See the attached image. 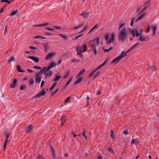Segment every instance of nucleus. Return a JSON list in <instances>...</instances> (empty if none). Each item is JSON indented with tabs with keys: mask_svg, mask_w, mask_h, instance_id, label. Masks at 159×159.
Instances as JSON below:
<instances>
[{
	"mask_svg": "<svg viewBox=\"0 0 159 159\" xmlns=\"http://www.w3.org/2000/svg\"><path fill=\"white\" fill-rule=\"evenodd\" d=\"M37 159H44V158L42 155H39L38 156Z\"/></svg>",
	"mask_w": 159,
	"mask_h": 159,
	"instance_id": "45",
	"label": "nucleus"
},
{
	"mask_svg": "<svg viewBox=\"0 0 159 159\" xmlns=\"http://www.w3.org/2000/svg\"><path fill=\"white\" fill-rule=\"evenodd\" d=\"M55 54V53L52 52L51 53H49L48 55L46 56L45 57V60H47L49 59H51L52 58Z\"/></svg>",
	"mask_w": 159,
	"mask_h": 159,
	"instance_id": "3",
	"label": "nucleus"
},
{
	"mask_svg": "<svg viewBox=\"0 0 159 159\" xmlns=\"http://www.w3.org/2000/svg\"><path fill=\"white\" fill-rule=\"evenodd\" d=\"M127 55V54H126V53H125L124 51L122 52L120 55L118 56L120 59H122L123 57L126 56Z\"/></svg>",
	"mask_w": 159,
	"mask_h": 159,
	"instance_id": "14",
	"label": "nucleus"
},
{
	"mask_svg": "<svg viewBox=\"0 0 159 159\" xmlns=\"http://www.w3.org/2000/svg\"><path fill=\"white\" fill-rule=\"evenodd\" d=\"M80 37L79 35L77 36L76 37H75V38H73L72 39V40H76L77 39H78Z\"/></svg>",
	"mask_w": 159,
	"mask_h": 159,
	"instance_id": "54",
	"label": "nucleus"
},
{
	"mask_svg": "<svg viewBox=\"0 0 159 159\" xmlns=\"http://www.w3.org/2000/svg\"><path fill=\"white\" fill-rule=\"evenodd\" d=\"M145 14L143 13L142 15H141L140 16H139L138 18L136 20V21H137L139 20L142 19L143 17L145 16Z\"/></svg>",
	"mask_w": 159,
	"mask_h": 159,
	"instance_id": "24",
	"label": "nucleus"
},
{
	"mask_svg": "<svg viewBox=\"0 0 159 159\" xmlns=\"http://www.w3.org/2000/svg\"><path fill=\"white\" fill-rule=\"evenodd\" d=\"M15 59L14 58V57H10L8 58V59L7 60V62L9 63L12 61H13L15 60Z\"/></svg>",
	"mask_w": 159,
	"mask_h": 159,
	"instance_id": "18",
	"label": "nucleus"
},
{
	"mask_svg": "<svg viewBox=\"0 0 159 159\" xmlns=\"http://www.w3.org/2000/svg\"><path fill=\"white\" fill-rule=\"evenodd\" d=\"M48 24H49L48 23H45V24H43L37 25H35V26H37V27L41 26H46V25H48Z\"/></svg>",
	"mask_w": 159,
	"mask_h": 159,
	"instance_id": "42",
	"label": "nucleus"
},
{
	"mask_svg": "<svg viewBox=\"0 0 159 159\" xmlns=\"http://www.w3.org/2000/svg\"><path fill=\"white\" fill-rule=\"evenodd\" d=\"M26 88V86L25 85H23L21 86L20 88V90H23Z\"/></svg>",
	"mask_w": 159,
	"mask_h": 159,
	"instance_id": "58",
	"label": "nucleus"
},
{
	"mask_svg": "<svg viewBox=\"0 0 159 159\" xmlns=\"http://www.w3.org/2000/svg\"><path fill=\"white\" fill-rule=\"evenodd\" d=\"M120 59H121L119 57V56H118L113 59V60L111 62V63L112 64L113 63H115V64H116Z\"/></svg>",
	"mask_w": 159,
	"mask_h": 159,
	"instance_id": "11",
	"label": "nucleus"
},
{
	"mask_svg": "<svg viewBox=\"0 0 159 159\" xmlns=\"http://www.w3.org/2000/svg\"><path fill=\"white\" fill-rule=\"evenodd\" d=\"M49 65L51 68L56 66L57 65V63L54 62H52Z\"/></svg>",
	"mask_w": 159,
	"mask_h": 159,
	"instance_id": "19",
	"label": "nucleus"
},
{
	"mask_svg": "<svg viewBox=\"0 0 159 159\" xmlns=\"http://www.w3.org/2000/svg\"><path fill=\"white\" fill-rule=\"evenodd\" d=\"M125 23H124L123 24H120L118 30H119L122 27H123L125 25Z\"/></svg>",
	"mask_w": 159,
	"mask_h": 159,
	"instance_id": "47",
	"label": "nucleus"
},
{
	"mask_svg": "<svg viewBox=\"0 0 159 159\" xmlns=\"http://www.w3.org/2000/svg\"><path fill=\"white\" fill-rule=\"evenodd\" d=\"M135 30H132V34L133 36L134 37H135Z\"/></svg>",
	"mask_w": 159,
	"mask_h": 159,
	"instance_id": "51",
	"label": "nucleus"
},
{
	"mask_svg": "<svg viewBox=\"0 0 159 159\" xmlns=\"http://www.w3.org/2000/svg\"><path fill=\"white\" fill-rule=\"evenodd\" d=\"M107 61H108V60L106 59L102 64L100 65V66L102 67L104 65H105L107 63Z\"/></svg>",
	"mask_w": 159,
	"mask_h": 159,
	"instance_id": "37",
	"label": "nucleus"
},
{
	"mask_svg": "<svg viewBox=\"0 0 159 159\" xmlns=\"http://www.w3.org/2000/svg\"><path fill=\"white\" fill-rule=\"evenodd\" d=\"M85 71V69H83L81 70L76 76V78L78 77Z\"/></svg>",
	"mask_w": 159,
	"mask_h": 159,
	"instance_id": "17",
	"label": "nucleus"
},
{
	"mask_svg": "<svg viewBox=\"0 0 159 159\" xmlns=\"http://www.w3.org/2000/svg\"><path fill=\"white\" fill-rule=\"evenodd\" d=\"M100 74V72L98 71L94 75H93V79L94 80L97 76H98Z\"/></svg>",
	"mask_w": 159,
	"mask_h": 159,
	"instance_id": "29",
	"label": "nucleus"
},
{
	"mask_svg": "<svg viewBox=\"0 0 159 159\" xmlns=\"http://www.w3.org/2000/svg\"><path fill=\"white\" fill-rule=\"evenodd\" d=\"M17 85L16 84H12L11 85V88L12 89H13L15 88Z\"/></svg>",
	"mask_w": 159,
	"mask_h": 159,
	"instance_id": "46",
	"label": "nucleus"
},
{
	"mask_svg": "<svg viewBox=\"0 0 159 159\" xmlns=\"http://www.w3.org/2000/svg\"><path fill=\"white\" fill-rule=\"evenodd\" d=\"M48 72H45L44 75L46 78H47L48 75L50 77L52 74V72L51 70H49Z\"/></svg>",
	"mask_w": 159,
	"mask_h": 159,
	"instance_id": "9",
	"label": "nucleus"
},
{
	"mask_svg": "<svg viewBox=\"0 0 159 159\" xmlns=\"http://www.w3.org/2000/svg\"><path fill=\"white\" fill-rule=\"evenodd\" d=\"M79 15L82 16L84 19L88 18L89 16V13H82L79 14Z\"/></svg>",
	"mask_w": 159,
	"mask_h": 159,
	"instance_id": "8",
	"label": "nucleus"
},
{
	"mask_svg": "<svg viewBox=\"0 0 159 159\" xmlns=\"http://www.w3.org/2000/svg\"><path fill=\"white\" fill-rule=\"evenodd\" d=\"M147 9L146 7H144L142 10L140 11V13H143V11H146V10Z\"/></svg>",
	"mask_w": 159,
	"mask_h": 159,
	"instance_id": "50",
	"label": "nucleus"
},
{
	"mask_svg": "<svg viewBox=\"0 0 159 159\" xmlns=\"http://www.w3.org/2000/svg\"><path fill=\"white\" fill-rule=\"evenodd\" d=\"M103 50L105 52H108L109 51V49H105L104 48H103Z\"/></svg>",
	"mask_w": 159,
	"mask_h": 159,
	"instance_id": "61",
	"label": "nucleus"
},
{
	"mask_svg": "<svg viewBox=\"0 0 159 159\" xmlns=\"http://www.w3.org/2000/svg\"><path fill=\"white\" fill-rule=\"evenodd\" d=\"M70 96H69L66 98V99L65 101V103H66L69 101V100L70 98Z\"/></svg>",
	"mask_w": 159,
	"mask_h": 159,
	"instance_id": "56",
	"label": "nucleus"
},
{
	"mask_svg": "<svg viewBox=\"0 0 159 159\" xmlns=\"http://www.w3.org/2000/svg\"><path fill=\"white\" fill-rule=\"evenodd\" d=\"M2 3L3 2H7L8 4H10L11 3V2L9 1L8 0H2L1 1Z\"/></svg>",
	"mask_w": 159,
	"mask_h": 159,
	"instance_id": "38",
	"label": "nucleus"
},
{
	"mask_svg": "<svg viewBox=\"0 0 159 159\" xmlns=\"http://www.w3.org/2000/svg\"><path fill=\"white\" fill-rule=\"evenodd\" d=\"M44 84V81L43 80H42L41 83V85L40 87L42 88Z\"/></svg>",
	"mask_w": 159,
	"mask_h": 159,
	"instance_id": "59",
	"label": "nucleus"
},
{
	"mask_svg": "<svg viewBox=\"0 0 159 159\" xmlns=\"http://www.w3.org/2000/svg\"><path fill=\"white\" fill-rule=\"evenodd\" d=\"M70 72V71H67L65 75L63 77V78L64 79L66 78L69 76Z\"/></svg>",
	"mask_w": 159,
	"mask_h": 159,
	"instance_id": "25",
	"label": "nucleus"
},
{
	"mask_svg": "<svg viewBox=\"0 0 159 159\" xmlns=\"http://www.w3.org/2000/svg\"><path fill=\"white\" fill-rule=\"evenodd\" d=\"M10 135V133L8 132L6 133L5 134L6 139H8Z\"/></svg>",
	"mask_w": 159,
	"mask_h": 159,
	"instance_id": "40",
	"label": "nucleus"
},
{
	"mask_svg": "<svg viewBox=\"0 0 159 159\" xmlns=\"http://www.w3.org/2000/svg\"><path fill=\"white\" fill-rule=\"evenodd\" d=\"M85 132H86V131L85 130H84V133H83V135L84 136V137L85 138V139H87V137L85 134Z\"/></svg>",
	"mask_w": 159,
	"mask_h": 159,
	"instance_id": "52",
	"label": "nucleus"
},
{
	"mask_svg": "<svg viewBox=\"0 0 159 159\" xmlns=\"http://www.w3.org/2000/svg\"><path fill=\"white\" fill-rule=\"evenodd\" d=\"M17 82V81L16 80V79H14L13 81V84H16Z\"/></svg>",
	"mask_w": 159,
	"mask_h": 159,
	"instance_id": "64",
	"label": "nucleus"
},
{
	"mask_svg": "<svg viewBox=\"0 0 159 159\" xmlns=\"http://www.w3.org/2000/svg\"><path fill=\"white\" fill-rule=\"evenodd\" d=\"M8 141V139H6V140L5 141L4 144V151L5 150V149H6L7 143V142Z\"/></svg>",
	"mask_w": 159,
	"mask_h": 159,
	"instance_id": "41",
	"label": "nucleus"
},
{
	"mask_svg": "<svg viewBox=\"0 0 159 159\" xmlns=\"http://www.w3.org/2000/svg\"><path fill=\"white\" fill-rule=\"evenodd\" d=\"M134 18H133L132 20H131V22L130 23V25L131 26H132L133 25V21H134Z\"/></svg>",
	"mask_w": 159,
	"mask_h": 159,
	"instance_id": "63",
	"label": "nucleus"
},
{
	"mask_svg": "<svg viewBox=\"0 0 159 159\" xmlns=\"http://www.w3.org/2000/svg\"><path fill=\"white\" fill-rule=\"evenodd\" d=\"M30 59L34 61L36 63L38 62L39 61V59L38 58L34 56H30Z\"/></svg>",
	"mask_w": 159,
	"mask_h": 159,
	"instance_id": "12",
	"label": "nucleus"
},
{
	"mask_svg": "<svg viewBox=\"0 0 159 159\" xmlns=\"http://www.w3.org/2000/svg\"><path fill=\"white\" fill-rule=\"evenodd\" d=\"M54 28L57 29V30H59L61 29V27L60 26H54Z\"/></svg>",
	"mask_w": 159,
	"mask_h": 159,
	"instance_id": "57",
	"label": "nucleus"
},
{
	"mask_svg": "<svg viewBox=\"0 0 159 159\" xmlns=\"http://www.w3.org/2000/svg\"><path fill=\"white\" fill-rule=\"evenodd\" d=\"M60 36L61 37L64 38L66 39L67 38V36L65 35L64 34H60Z\"/></svg>",
	"mask_w": 159,
	"mask_h": 159,
	"instance_id": "49",
	"label": "nucleus"
},
{
	"mask_svg": "<svg viewBox=\"0 0 159 159\" xmlns=\"http://www.w3.org/2000/svg\"><path fill=\"white\" fill-rule=\"evenodd\" d=\"M58 90H59V89H56L55 90V92H52L51 96H53L55 93H56L58 91Z\"/></svg>",
	"mask_w": 159,
	"mask_h": 159,
	"instance_id": "44",
	"label": "nucleus"
},
{
	"mask_svg": "<svg viewBox=\"0 0 159 159\" xmlns=\"http://www.w3.org/2000/svg\"><path fill=\"white\" fill-rule=\"evenodd\" d=\"M47 29L49 30H51L52 31H53L54 30V29H53L52 28H47Z\"/></svg>",
	"mask_w": 159,
	"mask_h": 159,
	"instance_id": "62",
	"label": "nucleus"
},
{
	"mask_svg": "<svg viewBox=\"0 0 159 159\" xmlns=\"http://www.w3.org/2000/svg\"><path fill=\"white\" fill-rule=\"evenodd\" d=\"M131 143H134L135 144H137L138 143V141H137V140H136L133 139H132V140L131 141Z\"/></svg>",
	"mask_w": 159,
	"mask_h": 159,
	"instance_id": "27",
	"label": "nucleus"
},
{
	"mask_svg": "<svg viewBox=\"0 0 159 159\" xmlns=\"http://www.w3.org/2000/svg\"><path fill=\"white\" fill-rule=\"evenodd\" d=\"M61 77V75L56 76L55 78L54 79L53 81H58Z\"/></svg>",
	"mask_w": 159,
	"mask_h": 159,
	"instance_id": "23",
	"label": "nucleus"
},
{
	"mask_svg": "<svg viewBox=\"0 0 159 159\" xmlns=\"http://www.w3.org/2000/svg\"><path fill=\"white\" fill-rule=\"evenodd\" d=\"M83 79V77H80L77 80L75 81L73 84V85H76L80 83L82 80Z\"/></svg>",
	"mask_w": 159,
	"mask_h": 159,
	"instance_id": "5",
	"label": "nucleus"
},
{
	"mask_svg": "<svg viewBox=\"0 0 159 159\" xmlns=\"http://www.w3.org/2000/svg\"><path fill=\"white\" fill-rule=\"evenodd\" d=\"M82 47H80V45L77 46L76 48L77 52L78 55H80L82 53Z\"/></svg>",
	"mask_w": 159,
	"mask_h": 159,
	"instance_id": "4",
	"label": "nucleus"
},
{
	"mask_svg": "<svg viewBox=\"0 0 159 159\" xmlns=\"http://www.w3.org/2000/svg\"><path fill=\"white\" fill-rule=\"evenodd\" d=\"M57 84V82H55L53 84L52 86L50 88L49 90L50 91H51L53 89V88L55 87V86Z\"/></svg>",
	"mask_w": 159,
	"mask_h": 159,
	"instance_id": "39",
	"label": "nucleus"
},
{
	"mask_svg": "<svg viewBox=\"0 0 159 159\" xmlns=\"http://www.w3.org/2000/svg\"><path fill=\"white\" fill-rule=\"evenodd\" d=\"M46 70L45 68H42V69H41V70L39 71V72L37 74H36L37 75V76H38L39 75H41L42 74L45 70Z\"/></svg>",
	"mask_w": 159,
	"mask_h": 159,
	"instance_id": "16",
	"label": "nucleus"
},
{
	"mask_svg": "<svg viewBox=\"0 0 159 159\" xmlns=\"http://www.w3.org/2000/svg\"><path fill=\"white\" fill-rule=\"evenodd\" d=\"M107 150L108 152H111L112 154L114 153V152L113 149L111 147L109 146L107 148Z\"/></svg>",
	"mask_w": 159,
	"mask_h": 159,
	"instance_id": "20",
	"label": "nucleus"
},
{
	"mask_svg": "<svg viewBox=\"0 0 159 159\" xmlns=\"http://www.w3.org/2000/svg\"><path fill=\"white\" fill-rule=\"evenodd\" d=\"M135 32L136 33V36L137 37L138 36H140L141 35V34L137 30H135Z\"/></svg>",
	"mask_w": 159,
	"mask_h": 159,
	"instance_id": "31",
	"label": "nucleus"
},
{
	"mask_svg": "<svg viewBox=\"0 0 159 159\" xmlns=\"http://www.w3.org/2000/svg\"><path fill=\"white\" fill-rule=\"evenodd\" d=\"M150 2L151 1L149 0L148 2H146L144 3V5L145 6V7H146L147 8L148 6L151 4Z\"/></svg>",
	"mask_w": 159,
	"mask_h": 159,
	"instance_id": "21",
	"label": "nucleus"
},
{
	"mask_svg": "<svg viewBox=\"0 0 159 159\" xmlns=\"http://www.w3.org/2000/svg\"><path fill=\"white\" fill-rule=\"evenodd\" d=\"M150 29H151V27H150V26L149 25L148 27L147 28V29H146V32L148 33V32H149L150 31Z\"/></svg>",
	"mask_w": 159,
	"mask_h": 159,
	"instance_id": "55",
	"label": "nucleus"
},
{
	"mask_svg": "<svg viewBox=\"0 0 159 159\" xmlns=\"http://www.w3.org/2000/svg\"><path fill=\"white\" fill-rule=\"evenodd\" d=\"M72 78H70L69 80H68V81L67 82V83L66 84L65 87V88L70 83V82H71V81H72Z\"/></svg>",
	"mask_w": 159,
	"mask_h": 159,
	"instance_id": "32",
	"label": "nucleus"
},
{
	"mask_svg": "<svg viewBox=\"0 0 159 159\" xmlns=\"http://www.w3.org/2000/svg\"><path fill=\"white\" fill-rule=\"evenodd\" d=\"M109 35L108 34H106V35L104 37V39L107 42L108 40H109Z\"/></svg>",
	"mask_w": 159,
	"mask_h": 159,
	"instance_id": "43",
	"label": "nucleus"
},
{
	"mask_svg": "<svg viewBox=\"0 0 159 159\" xmlns=\"http://www.w3.org/2000/svg\"><path fill=\"white\" fill-rule=\"evenodd\" d=\"M17 69L20 72H23L25 71L24 70H21V68L20 66L18 65L17 66Z\"/></svg>",
	"mask_w": 159,
	"mask_h": 159,
	"instance_id": "26",
	"label": "nucleus"
},
{
	"mask_svg": "<svg viewBox=\"0 0 159 159\" xmlns=\"http://www.w3.org/2000/svg\"><path fill=\"white\" fill-rule=\"evenodd\" d=\"M149 39L148 37L144 38L142 35H141L139 38V40L141 41H144L148 40Z\"/></svg>",
	"mask_w": 159,
	"mask_h": 159,
	"instance_id": "7",
	"label": "nucleus"
},
{
	"mask_svg": "<svg viewBox=\"0 0 159 159\" xmlns=\"http://www.w3.org/2000/svg\"><path fill=\"white\" fill-rule=\"evenodd\" d=\"M113 132H114V131L113 130H111V138L113 139L114 138V137L115 136L114 135V136L113 135Z\"/></svg>",
	"mask_w": 159,
	"mask_h": 159,
	"instance_id": "53",
	"label": "nucleus"
},
{
	"mask_svg": "<svg viewBox=\"0 0 159 159\" xmlns=\"http://www.w3.org/2000/svg\"><path fill=\"white\" fill-rule=\"evenodd\" d=\"M66 120V116H62V117L61 118V122H65Z\"/></svg>",
	"mask_w": 159,
	"mask_h": 159,
	"instance_id": "30",
	"label": "nucleus"
},
{
	"mask_svg": "<svg viewBox=\"0 0 159 159\" xmlns=\"http://www.w3.org/2000/svg\"><path fill=\"white\" fill-rule=\"evenodd\" d=\"M114 39V34H112L111 35V38L109 40H108L107 42V44H110L111 42H113V41Z\"/></svg>",
	"mask_w": 159,
	"mask_h": 159,
	"instance_id": "6",
	"label": "nucleus"
},
{
	"mask_svg": "<svg viewBox=\"0 0 159 159\" xmlns=\"http://www.w3.org/2000/svg\"><path fill=\"white\" fill-rule=\"evenodd\" d=\"M90 47L93 49V51L95 54L96 55L97 53V51L96 49V46L94 44L93 45H91V44H90Z\"/></svg>",
	"mask_w": 159,
	"mask_h": 159,
	"instance_id": "10",
	"label": "nucleus"
},
{
	"mask_svg": "<svg viewBox=\"0 0 159 159\" xmlns=\"http://www.w3.org/2000/svg\"><path fill=\"white\" fill-rule=\"evenodd\" d=\"M41 76H39V75L37 76V75H36V77L35 79L36 82L37 83L39 82V83H40L41 80Z\"/></svg>",
	"mask_w": 159,
	"mask_h": 159,
	"instance_id": "13",
	"label": "nucleus"
},
{
	"mask_svg": "<svg viewBox=\"0 0 159 159\" xmlns=\"http://www.w3.org/2000/svg\"><path fill=\"white\" fill-rule=\"evenodd\" d=\"M18 10H16L12 12L10 15V16H11L13 15H15L18 12Z\"/></svg>",
	"mask_w": 159,
	"mask_h": 159,
	"instance_id": "28",
	"label": "nucleus"
},
{
	"mask_svg": "<svg viewBox=\"0 0 159 159\" xmlns=\"http://www.w3.org/2000/svg\"><path fill=\"white\" fill-rule=\"evenodd\" d=\"M124 133L125 135L128 134V131L127 130H125L124 131Z\"/></svg>",
	"mask_w": 159,
	"mask_h": 159,
	"instance_id": "60",
	"label": "nucleus"
},
{
	"mask_svg": "<svg viewBox=\"0 0 159 159\" xmlns=\"http://www.w3.org/2000/svg\"><path fill=\"white\" fill-rule=\"evenodd\" d=\"M142 7V6H141L140 5H138V6H137V9H136V11H140V8Z\"/></svg>",
	"mask_w": 159,
	"mask_h": 159,
	"instance_id": "48",
	"label": "nucleus"
},
{
	"mask_svg": "<svg viewBox=\"0 0 159 159\" xmlns=\"http://www.w3.org/2000/svg\"><path fill=\"white\" fill-rule=\"evenodd\" d=\"M46 93L45 89L44 88H43L40 92L35 97V98H39L41 96H44L45 94Z\"/></svg>",
	"mask_w": 159,
	"mask_h": 159,
	"instance_id": "2",
	"label": "nucleus"
},
{
	"mask_svg": "<svg viewBox=\"0 0 159 159\" xmlns=\"http://www.w3.org/2000/svg\"><path fill=\"white\" fill-rule=\"evenodd\" d=\"M96 71V70H93L91 71L90 74L89 75V77H91Z\"/></svg>",
	"mask_w": 159,
	"mask_h": 159,
	"instance_id": "36",
	"label": "nucleus"
},
{
	"mask_svg": "<svg viewBox=\"0 0 159 159\" xmlns=\"http://www.w3.org/2000/svg\"><path fill=\"white\" fill-rule=\"evenodd\" d=\"M87 44H84L83 46L82 47V48H83V52H84L87 51Z\"/></svg>",
	"mask_w": 159,
	"mask_h": 159,
	"instance_id": "22",
	"label": "nucleus"
},
{
	"mask_svg": "<svg viewBox=\"0 0 159 159\" xmlns=\"http://www.w3.org/2000/svg\"><path fill=\"white\" fill-rule=\"evenodd\" d=\"M43 68H46V70H45V72H48L49 70H49L50 69H51V68L50 67V66H49V65H48L47 67H44Z\"/></svg>",
	"mask_w": 159,
	"mask_h": 159,
	"instance_id": "34",
	"label": "nucleus"
},
{
	"mask_svg": "<svg viewBox=\"0 0 159 159\" xmlns=\"http://www.w3.org/2000/svg\"><path fill=\"white\" fill-rule=\"evenodd\" d=\"M95 41H96L97 42V43L94 44L95 45L97 46V45H98L99 44V37H98L96 38L95 39Z\"/></svg>",
	"mask_w": 159,
	"mask_h": 159,
	"instance_id": "33",
	"label": "nucleus"
},
{
	"mask_svg": "<svg viewBox=\"0 0 159 159\" xmlns=\"http://www.w3.org/2000/svg\"><path fill=\"white\" fill-rule=\"evenodd\" d=\"M43 45L44 46L45 50L46 52H47L48 51V49L49 48V44L48 43H45L43 44Z\"/></svg>",
	"mask_w": 159,
	"mask_h": 159,
	"instance_id": "15",
	"label": "nucleus"
},
{
	"mask_svg": "<svg viewBox=\"0 0 159 159\" xmlns=\"http://www.w3.org/2000/svg\"><path fill=\"white\" fill-rule=\"evenodd\" d=\"M139 44L138 43H136L133 46L131 47L130 48V49H131V50H133L136 47H137L138 45Z\"/></svg>",
	"mask_w": 159,
	"mask_h": 159,
	"instance_id": "35",
	"label": "nucleus"
},
{
	"mask_svg": "<svg viewBox=\"0 0 159 159\" xmlns=\"http://www.w3.org/2000/svg\"><path fill=\"white\" fill-rule=\"evenodd\" d=\"M126 29L125 27L123 28L120 33L119 34L118 37V39L119 41L122 40L123 42L125 39L126 37Z\"/></svg>",
	"mask_w": 159,
	"mask_h": 159,
	"instance_id": "1",
	"label": "nucleus"
}]
</instances>
